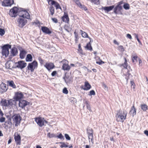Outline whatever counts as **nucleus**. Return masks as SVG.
<instances>
[{"instance_id": "61", "label": "nucleus", "mask_w": 148, "mask_h": 148, "mask_svg": "<svg viewBox=\"0 0 148 148\" xmlns=\"http://www.w3.org/2000/svg\"><path fill=\"white\" fill-rule=\"evenodd\" d=\"M57 73V72L56 71H53L51 73V75L52 76H54L56 75Z\"/></svg>"}, {"instance_id": "27", "label": "nucleus", "mask_w": 148, "mask_h": 148, "mask_svg": "<svg viewBox=\"0 0 148 148\" xmlns=\"http://www.w3.org/2000/svg\"><path fill=\"white\" fill-rule=\"evenodd\" d=\"M130 113V114H132L133 116H134V115L136 114V110L134 106H133L131 108Z\"/></svg>"}, {"instance_id": "11", "label": "nucleus", "mask_w": 148, "mask_h": 148, "mask_svg": "<svg viewBox=\"0 0 148 148\" xmlns=\"http://www.w3.org/2000/svg\"><path fill=\"white\" fill-rule=\"evenodd\" d=\"M14 3L13 0H5L2 2V4L3 6H11Z\"/></svg>"}, {"instance_id": "60", "label": "nucleus", "mask_w": 148, "mask_h": 148, "mask_svg": "<svg viewBox=\"0 0 148 148\" xmlns=\"http://www.w3.org/2000/svg\"><path fill=\"white\" fill-rule=\"evenodd\" d=\"M5 118L3 117H1L0 119V122L1 123L5 121Z\"/></svg>"}, {"instance_id": "63", "label": "nucleus", "mask_w": 148, "mask_h": 148, "mask_svg": "<svg viewBox=\"0 0 148 148\" xmlns=\"http://www.w3.org/2000/svg\"><path fill=\"white\" fill-rule=\"evenodd\" d=\"M127 38H129L130 39H132V37L131 35L129 34H127Z\"/></svg>"}, {"instance_id": "45", "label": "nucleus", "mask_w": 148, "mask_h": 148, "mask_svg": "<svg viewBox=\"0 0 148 148\" xmlns=\"http://www.w3.org/2000/svg\"><path fill=\"white\" fill-rule=\"evenodd\" d=\"M56 137L58 138L64 140V136L62 135L61 134H60L58 136H56Z\"/></svg>"}, {"instance_id": "56", "label": "nucleus", "mask_w": 148, "mask_h": 148, "mask_svg": "<svg viewBox=\"0 0 148 148\" xmlns=\"http://www.w3.org/2000/svg\"><path fill=\"white\" fill-rule=\"evenodd\" d=\"M38 60L40 62V64L41 65H42L44 62L43 60L41 58H39Z\"/></svg>"}, {"instance_id": "4", "label": "nucleus", "mask_w": 148, "mask_h": 148, "mask_svg": "<svg viewBox=\"0 0 148 148\" xmlns=\"http://www.w3.org/2000/svg\"><path fill=\"white\" fill-rule=\"evenodd\" d=\"M19 10V8L14 7L10 10L9 15L12 17H15L17 16V13H18Z\"/></svg>"}, {"instance_id": "9", "label": "nucleus", "mask_w": 148, "mask_h": 148, "mask_svg": "<svg viewBox=\"0 0 148 148\" xmlns=\"http://www.w3.org/2000/svg\"><path fill=\"white\" fill-rule=\"evenodd\" d=\"M17 22L18 23V26L23 27L27 23V21L24 18H18Z\"/></svg>"}, {"instance_id": "46", "label": "nucleus", "mask_w": 148, "mask_h": 148, "mask_svg": "<svg viewBox=\"0 0 148 148\" xmlns=\"http://www.w3.org/2000/svg\"><path fill=\"white\" fill-rule=\"evenodd\" d=\"M5 31L4 29L1 28L0 29V35L1 36H3L5 34Z\"/></svg>"}, {"instance_id": "34", "label": "nucleus", "mask_w": 148, "mask_h": 148, "mask_svg": "<svg viewBox=\"0 0 148 148\" xmlns=\"http://www.w3.org/2000/svg\"><path fill=\"white\" fill-rule=\"evenodd\" d=\"M49 10L51 14L52 15H53L54 13V8L53 6H51L50 7Z\"/></svg>"}, {"instance_id": "36", "label": "nucleus", "mask_w": 148, "mask_h": 148, "mask_svg": "<svg viewBox=\"0 0 148 148\" xmlns=\"http://www.w3.org/2000/svg\"><path fill=\"white\" fill-rule=\"evenodd\" d=\"M30 16L29 13L27 11L26 12H25V15L23 18H25L27 19H29L30 18Z\"/></svg>"}, {"instance_id": "3", "label": "nucleus", "mask_w": 148, "mask_h": 148, "mask_svg": "<svg viewBox=\"0 0 148 148\" xmlns=\"http://www.w3.org/2000/svg\"><path fill=\"white\" fill-rule=\"evenodd\" d=\"M14 123H15V126H17L21 123V117L19 114H15L12 116Z\"/></svg>"}, {"instance_id": "41", "label": "nucleus", "mask_w": 148, "mask_h": 148, "mask_svg": "<svg viewBox=\"0 0 148 148\" xmlns=\"http://www.w3.org/2000/svg\"><path fill=\"white\" fill-rule=\"evenodd\" d=\"M125 61L123 64H122L123 66L125 68H127V63L126 59L125 58H124Z\"/></svg>"}, {"instance_id": "39", "label": "nucleus", "mask_w": 148, "mask_h": 148, "mask_svg": "<svg viewBox=\"0 0 148 148\" xmlns=\"http://www.w3.org/2000/svg\"><path fill=\"white\" fill-rule=\"evenodd\" d=\"M60 143L62 144V145L60 146L61 148H63V147H68V143H67V144H66L64 143L63 142H60Z\"/></svg>"}, {"instance_id": "38", "label": "nucleus", "mask_w": 148, "mask_h": 148, "mask_svg": "<svg viewBox=\"0 0 148 148\" xmlns=\"http://www.w3.org/2000/svg\"><path fill=\"white\" fill-rule=\"evenodd\" d=\"M123 8L125 10H128L130 8V5L128 3H125L123 5Z\"/></svg>"}, {"instance_id": "20", "label": "nucleus", "mask_w": 148, "mask_h": 148, "mask_svg": "<svg viewBox=\"0 0 148 148\" xmlns=\"http://www.w3.org/2000/svg\"><path fill=\"white\" fill-rule=\"evenodd\" d=\"M114 8V6L112 5L110 6H106L102 7V9L104 10L107 12H108L112 10Z\"/></svg>"}, {"instance_id": "18", "label": "nucleus", "mask_w": 148, "mask_h": 148, "mask_svg": "<svg viewBox=\"0 0 148 148\" xmlns=\"http://www.w3.org/2000/svg\"><path fill=\"white\" fill-rule=\"evenodd\" d=\"M49 1H51V5H55L56 10L59 8L61 10L62 9L59 4L58 2L53 0H50Z\"/></svg>"}, {"instance_id": "28", "label": "nucleus", "mask_w": 148, "mask_h": 148, "mask_svg": "<svg viewBox=\"0 0 148 148\" xmlns=\"http://www.w3.org/2000/svg\"><path fill=\"white\" fill-rule=\"evenodd\" d=\"M8 84L9 86L12 87L13 88H16V86L13 81H8Z\"/></svg>"}, {"instance_id": "50", "label": "nucleus", "mask_w": 148, "mask_h": 148, "mask_svg": "<svg viewBox=\"0 0 148 148\" xmlns=\"http://www.w3.org/2000/svg\"><path fill=\"white\" fill-rule=\"evenodd\" d=\"M89 140H90V138L93 136V133H87Z\"/></svg>"}, {"instance_id": "5", "label": "nucleus", "mask_w": 148, "mask_h": 148, "mask_svg": "<svg viewBox=\"0 0 148 148\" xmlns=\"http://www.w3.org/2000/svg\"><path fill=\"white\" fill-rule=\"evenodd\" d=\"M123 1H121L118 3L117 5L114 8V12L117 14L121 12V10H122V7L121 5L123 3Z\"/></svg>"}, {"instance_id": "43", "label": "nucleus", "mask_w": 148, "mask_h": 148, "mask_svg": "<svg viewBox=\"0 0 148 148\" xmlns=\"http://www.w3.org/2000/svg\"><path fill=\"white\" fill-rule=\"evenodd\" d=\"M86 130L87 133H93V130L90 127L87 128Z\"/></svg>"}, {"instance_id": "58", "label": "nucleus", "mask_w": 148, "mask_h": 148, "mask_svg": "<svg viewBox=\"0 0 148 148\" xmlns=\"http://www.w3.org/2000/svg\"><path fill=\"white\" fill-rule=\"evenodd\" d=\"M96 63L99 65H101L104 63V62L102 61L101 60H100L99 62L97 61Z\"/></svg>"}, {"instance_id": "42", "label": "nucleus", "mask_w": 148, "mask_h": 148, "mask_svg": "<svg viewBox=\"0 0 148 148\" xmlns=\"http://www.w3.org/2000/svg\"><path fill=\"white\" fill-rule=\"evenodd\" d=\"M91 2L97 5L99 4V0H91Z\"/></svg>"}, {"instance_id": "13", "label": "nucleus", "mask_w": 148, "mask_h": 148, "mask_svg": "<svg viewBox=\"0 0 148 148\" xmlns=\"http://www.w3.org/2000/svg\"><path fill=\"white\" fill-rule=\"evenodd\" d=\"M29 103L27 101L24 100L19 101V106L20 107L23 108Z\"/></svg>"}, {"instance_id": "57", "label": "nucleus", "mask_w": 148, "mask_h": 148, "mask_svg": "<svg viewBox=\"0 0 148 148\" xmlns=\"http://www.w3.org/2000/svg\"><path fill=\"white\" fill-rule=\"evenodd\" d=\"M51 19L53 22L55 23H58V20L57 19L55 18H51Z\"/></svg>"}, {"instance_id": "2", "label": "nucleus", "mask_w": 148, "mask_h": 148, "mask_svg": "<svg viewBox=\"0 0 148 148\" xmlns=\"http://www.w3.org/2000/svg\"><path fill=\"white\" fill-rule=\"evenodd\" d=\"M11 48V45L9 44L4 45L2 47V53L3 56H4L5 58L8 55L9 53V49Z\"/></svg>"}, {"instance_id": "17", "label": "nucleus", "mask_w": 148, "mask_h": 148, "mask_svg": "<svg viewBox=\"0 0 148 148\" xmlns=\"http://www.w3.org/2000/svg\"><path fill=\"white\" fill-rule=\"evenodd\" d=\"M41 30L44 33L46 34H49L51 33V32L47 27H42L41 28Z\"/></svg>"}, {"instance_id": "21", "label": "nucleus", "mask_w": 148, "mask_h": 148, "mask_svg": "<svg viewBox=\"0 0 148 148\" xmlns=\"http://www.w3.org/2000/svg\"><path fill=\"white\" fill-rule=\"evenodd\" d=\"M62 20L66 23H68L69 21V18L67 13H64V16L62 17Z\"/></svg>"}, {"instance_id": "44", "label": "nucleus", "mask_w": 148, "mask_h": 148, "mask_svg": "<svg viewBox=\"0 0 148 148\" xmlns=\"http://www.w3.org/2000/svg\"><path fill=\"white\" fill-rule=\"evenodd\" d=\"M118 49L119 50L121 51H124V49L123 46L121 45L119 46L118 47Z\"/></svg>"}, {"instance_id": "54", "label": "nucleus", "mask_w": 148, "mask_h": 148, "mask_svg": "<svg viewBox=\"0 0 148 148\" xmlns=\"http://www.w3.org/2000/svg\"><path fill=\"white\" fill-rule=\"evenodd\" d=\"M65 136L67 140H70L71 138L70 137V136H69V135L68 134H65Z\"/></svg>"}, {"instance_id": "47", "label": "nucleus", "mask_w": 148, "mask_h": 148, "mask_svg": "<svg viewBox=\"0 0 148 148\" xmlns=\"http://www.w3.org/2000/svg\"><path fill=\"white\" fill-rule=\"evenodd\" d=\"M95 95V93L94 90H92L89 92V95L91 96L92 95Z\"/></svg>"}, {"instance_id": "51", "label": "nucleus", "mask_w": 148, "mask_h": 148, "mask_svg": "<svg viewBox=\"0 0 148 148\" xmlns=\"http://www.w3.org/2000/svg\"><path fill=\"white\" fill-rule=\"evenodd\" d=\"M130 84H131V87L132 88H134V87L135 86V84L134 82L131 81H130Z\"/></svg>"}, {"instance_id": "33", "label": "nucleus", "mask_w": 148, "mask_h": 148, "mask_svg": "<svg viewBox=\"0 0 148 148\" xmlns=\"http://www.w3.org/2000/svg\"><path fill=\"white\" fill-rule=\"evenodd\" d=\"M64 28L65 30L68 32H69L71 30V28L67 25H65L64 26Z\"/></svg>"}, {"instance_id": "49", "label": "nucleus", "mask_w": 148, "mask_h": 148, "mask_svg": "<svg viewBox=\"0 0 148 148\" xmlns=\"http://www.w3.org/2000/svg\"><path fill=\"white\" fill-rule=\"evenodd\" d=\"M63 92L65 94H67L68 93V91L66 88H64L63 90Z\"/></svg>"}, {"instance_id": "59", "label": "nucleus", "mask_w": 148, "mask_h": 148, "mask_svg": "<svg viewBox=\"0 0 148 148\" xmlns=\"http://www.w3.org/2000/svg\"><path fill=\"white\" fill-rule=\"evenodd\" d=\"M80 8L83 9H84L85 10H87V8L84 5H82V6Z\"/></svg>"}, {"instance_id": "48", "label": "nucleus", "mask_w": 148, "mask_h": 148, "mask_svg": "<svg viewBox=\"0 0 148 148\" xmlns=\"http://www.w3.org/2000/svg\"><path fill=\"white\" fill-rule=\"evenodd\" d=\"M78 50L79 52L81 54H82V50L81 47V44H80L78 45Z\"/></svg>"}, {"instance_id": "64", "label": "nucleus", "mask_w": 148, "mask_h": 148, "mask_svg": "<svg viewBox=\"0 0 148 148\" xmlns=\"http://www.w3.org/2000/svg\"><path fill=\"white\" fill-rule=\"evenodd\" d=\"M144 133L147 136H148V131L147 130H145L144 132Z\"/></svg>"}, {"instance_id": "35", "label": "nucleus", "mask_w": 148, "mask_h": 148, "mask_svg": "<svg viewBox=\"0 0 148 148\" xmlns=\"http://www.w3.org/2000/svg\"><path fill=\"white\" fill-rule=\"evenodd\" d=\"M86 47L87 49L90 51H92V49L91 44L90 43L87 44Z\"/></svg>"}, {"instance_id": "53", "label": "nucleus", "mask_w": 148, "mask_h": 148, "mask_svg": "<svg viewBox=\"0 0 148 148\" xmlns=\"http://www.w3.org/2000/svg\"><path fill=\"white\" fill-rule=\"evenodd\" d=\"M93 136L90 138V140H89V141L91 143V144L92 145L94 144V140L93 139Z\"/></svg>"}, {"instance_id": "16", "label": "nucleus", "mask_w": 148, "mask_h": 148, "mask_svg": "<svg viewBox=\"0 0 148 148\" xmlns=\"http://www.w3.org/2000/svg\"><path fill=\"white\" fill-rule=\"evenodd\" d=\"M26 11L24 9L21 8H19V10L18 12V14L20 17H23L25 15V12H26Z\"/></svg>"}, {"instance_id": "55", "label": "nucleus", "mask_w": 148, "mask_h": 148, "mask_svg": "<svg viewBox=\"0 0 148 148\" xmlns=\"http://www.w3.org/2000/svg\"><path fill=\"white\" fill-rule=\"evenodd\" d=\"M75 3L79 7L82 6V4L79 2V0L75 2Z\"/></svg>"}, {"instance_id": "32", "label": "nucleus", "mask_w": 148, "mask_h": 148, "mask_svg": "<svg viewBox=\"0 0 148 148\" xmlns=\"http://www.w3.org/2000/svg\"><path fill=\"white\" fill-rule=\"evenodd\" d=\"M141 109L144 111H145L147 109H148L147 105L145 104H143L141 105Z\"/></svg>"}, {"instance_id": "62", "label": "nucleus", "mask_w": 148, "mask_h": 148, "mask_svg": "<svg viewBox=\"0 0 148 148\" xmlns=\"http://www.w3.org/2000/svg\"><path fill=\"white\" fill-rule=\"evenodd\" d=\"M86 107H87V109H88L89 111H90V112L92 111V110H91V108H90V105L87 106Z\"/></svg>"}, {"instance_id": "26", "label": "nucleus", "mask_w": 148, "mask_h": 148, "mask_svg": "<svg viewBox=\"0 0 148 148\" xmlns=\"http://www.w3.org/2000/svg\"><path fill=\"white\" fill-rule=\"evenodd\" d=\"M27 53V52L25 50L21 51L20 54V58L21 59L24 58Z\"/></svg>"}, {"instance_id": "25", "label": "nucleus", "mask_w": 148, "mask_h": 148, "mask_svg": "<svg viewBox=\"0 0 148 148\" xmlns=\"http://www.w3.org/2000/svg\"><path fill=\"white\" fill-rule=\"evenodd\" d=\"M62 68L64 70L68 71L70 69V66L67 64H64L62 66Z\"/></svg>"}, {"instance_id": "1", "label": "nucleus", "mask_w": 148, "mask_h": 148, "mask_svg": "<svg viewBox=\"0 0 148 148\" xmlns=\"http://www.w3.org/2000/svg\"><path fill=\"white\" fill-rule=\"evenodd\" d=\"M127 115V112L126 111L119 110L116 116V120L118 122H123L126 119Z\"/></svg>"}, {"instance_id": "10", "label": "nucleus", "mask_w": 148, "mask_h": 148, "mask_svg": "<svg viewBox=\"0 0 148 148\" xmlns=\"http://www.w3.org/2000/svg\"><path fill=\"white\" fill-rule=\"evenodd\" d=\"M8 85L2 83L0 85V92L2 93L6 92L8 89Z\"/></svg>"}, {"instance_id": "12", "label": "nucleus", "mask_w": 148, "mask_h": 148, "mask_svg": "<svg viewBox=\"0 0 148 148\" xmlns=\"http://www.w3.org/2000/svg\"><path fill=\"white\" fill-rule=\"evenodd\" d=\"M14 139L16 145H20L21 143V137L20 134H17V136L14 135Z\"/></svg>"}, {"instance_id": "31", "label": "nucleus", "mask_w": 148, "mask_h": 148, "mask_svg": "<svg viewBox=\"0 0 148 148\" xmlns=\"http://www.w3.org/2000/svg\"><path fill=\"white\" fill-rule=\"evenodd\" d=\"M63 79L66 84L69 83L70 81L69 77L68 76H65L64 77H63Z\"/></svg>"}, {"instance_id": "30", "label": "nucleus", "mask_w": 148, "mask_h": 148, "mask_svg": "<svg viewBox=\"0 0 148 148\" xmlns=\"http://www.w3.org/2000/svg\"><path fill=\"white\" fill-rule=\"evenodd\" d=\"M80 32H81V34L82 37L86 38H89L86 32L83 31L82 30H80Z\"/></svg>"}, {"instance_id": "8", "label": "nucleus", "mask_w": 148, "mask_h": 148, "mask_svg": "<svg viewBox=\"0 0 148 148\" xmlns=\"http://www.w3.org/2000/svg\"><path fill=\"white\" fill-rule=\"evenodd\" d=\"M15 64L16 65V68H20L21 69L24 68L27 65V63L25 62L24 61H20L16 62L15 63Z\"/></svg>"}, {"instance_id": "24", "label": "nucleus", "mask_w": 148, "mask_h": 148, "mask_svg": "<svg viewBox=\"0 0 148 148\" xmlns=\"http://www.w3.org/2000/svg\"><path fill=\"white\" fill-rule=\"evenodd\" d=\"M8 106H12L13 105H15L16 104V101L12 99H10L8 101Z\"/></svg>"}, {"instance_id": "6", "label": "nucleus", "mask_w": 148, "mask_h": 148, "mask_svg": "<svg viewBox=\"0 0 148 148\" xmlns=\"http://www.w3.org/2000/svg\"><path fill=\"white\" fill-rule=\"evenodd\" d=\"M38 63L34 61L31 63H29L27 67L28 70H30L31 72H33L34 69L38 66Z\"/></svg>"}, {"instance_id": "52", "label": "nucleus", "mask_w": 148, "mask_h": 148, "mask_svg": "<svg viewBox=\"0 0 148 148\" xmlns=\"http://www.w3.org/2000/svg\"><path fill=\"white\" fill-rule=\"evenodd\" d=\"M138 58V57L137 56H134L132 57V62H134V60H135L136 62L137 61V58Z\"/></svg>"}, {"instance_id": "40", "label": "nucleus", "mask_w": 148, "mask_h": 148, "mask_svg": "<svg viewBox=\"0 0 148 148\" xmlns=\"http://www.w3.org/2000/svg\"><path fill=\"white\" fill-rule=\"evenodd\" d=\"M47 136L49 138H52L54 137H56V136L55 134H51L50 133H48L47 134Z\"/></svg>"}, {"instance_id": "7", "label": "nucleus", "mask_w": 148, "mask_h": 148, "mask_svg": "<svg viewBox=\"0 0 148 148\" xmlns=\"http://www.w3.org/2000/svg\"><path fill=\"white\" fill-rule=\"evenodd\" d=\"M35 121L37 124L40 126L42 127L43 125H45V123L47 124L48 122L45 120L44 119L41 118H35Z\"/></svg>"}, {"instance_id": "14", "label": "nucleus", "mask_w": 148, "mask_h": 148, "mask_svg": "<svg viewBox=\"0 0 148 148\" xmlns=\"http://www.w3.org/2000/svg\"><path fill=\"white\" fill-rule=\"evenodd\" d=\"M48 70L53 69L54 67V65L52 63H46L44 65Z\"/></svg>"}, {"instance_id": "22", "label": "nucleus", "mask_w": 148, "mask_h": 148, "mask_svg": "<svg viewBox=\"0 0 148 148\" xmlns=\"http://www.w3.org/2000/svg\"><path fill=\"white\" fill-rule=\"evenodd\" d=\"M11 53L13 56L16 55L18 53V50L15 47L12 48L11 51Z\"/></svg>"}, {"instance_id": "15", "label": "nucleus", "mask_w": 148, "mask_h": 148, "mask_svg": "<svg viewBox=\"0 0 148 148\" xmlns=\"http://www.w3.org/2000/svg\"><path fill=\"white\" fill-rule=\"evenodd\" d=\"M84 88H83V87L82 88L84 90H88L90 89L91 88V86L87 81L85 82Z\"/></svg>"}, {"instance_id": "29", "label": "nucleus", "mask_w": 148, "mask_h": 148, "mask_svg": "<svg viewBox=\"0 0 148 148\" xmlns=\"http://www.w3.org/2000/svg\"><path fill=\"white\" fill-rule=\"evenodd\" d=\"M32 58L31 54H28L26 58V61L27 62H30L32 61Z\"/></svg>"}, {"instance_id": "19", "label": "nucleus", "mask_w": 148, "mask_h": 148, "mask_svg": "<svg viewBox=\"0 0 148 148\" xmlns=\"http://www.w3.org/2000/svg\"><path fill=\"white\" fill-rule=\"evenodd\" d=\"M23 95L21 92H18L15 95V99L16 101H19L20 99L22 98Z\"/></svg>"}, {"instance_id": "37", "label": "nucleus", "mask_w": 148, "mask_h": 148, "mask_svg": "<svg viewBox=\"0 0 148 148\" xmlns=\"http://www.w3.org/2000/svg\"><path fill=\"white\" fill-rule=\"evenodd\" d=\"M70 101L71 103L74 104L77 102V100L75 98L73 97H71L70 99Z\"/></svg>"}, {"instance_id": "23", "label": "nucleus", "mask_w": 148, "mask_h": 148, "mask_svg": "<svg viewBox=\"0 0 148 148\" xmlns=\"http://www.w3.org/2000/svg\"><path fill=\"white\" fill-rule=\"evenodd\" d=\"M0 102L1 105L5 107L8 106V101L5 99H2Z\"/></svg>"}]
</instances>
